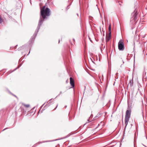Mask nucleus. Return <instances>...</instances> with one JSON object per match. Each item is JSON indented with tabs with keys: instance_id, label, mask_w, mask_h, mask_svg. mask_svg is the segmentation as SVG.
I'll use <instances>...</instances> for the list:
<instances>
[{
	"instance_id": "1",
	"label": "nucleus",
	"mask_w": 147,
	"mask_h": 147,
	"mask_svg": "<svg viewBox=\"0 0 147 147\" xmlns=\"http://www.w3.org/2000/svg\"><path fill=\"white\" fill-rule=\"evenodd\" d=\"M50 15V10L48 8H45V6H44L43 7L40 9V19L39 21L38 24L33 36L32 37L31 40L32 41H34L35 38L38 31L40 27L42 24L44 20L47 18Z\"/></svg>"
},
{
	"instance_id": "2",
	"label": "nucleus",
	"mask_w": 147,
	"mask_h": 147,
	"mask_svg": "<svg viewBox=\"0 0 147 147\" xmlns=\"http://www.w3.org/2000/svg\"><path fill=\"white\" fill-rule=\"evenodd\" d=\"M131 112V111L130 109L127 110L126 111L125 120V127H126L128 124L129 118L130 117Z\"/></svg>"
},
{
	"instance_id": "3",
	"label": "nucleus",
	"mask_w": 147,
	"mask_h": 147,
	"mask_svg": "<svg viewBox=\"0 0 147 147\" xmlns=\"http://www.w3.org/2000/svg\"><path fill=\"white\" fill-rule=\"evenodd\" d=\"M118 47L120 51H123L124 49V46L123 42L122 40H121L118 43Z\"/></svg>"
},
{
	"instance_id": "4",
	"label": "nucleus",
	"mask_w": 147,
	"mask_h": 147,
	"mask_svg": "<svg viewBox=\"0 0 147 147\" xmlns=\"http://www.w3.org/2000/svg\"><path fill=\"white\" fill-rule=\"evenodd\" d=\"M137 11L136 9L134 12L132 13L134 17V21H136L137 19Z\"/></svg>"
},
{
	"instance_id": "5",
	"label": "nucleus",
	"mask_w": 147,
	"mask_h": 147,
	"mask_svg": "<svg viewBox=\"0 0 147 147\" xmlns=\"http://www.w3.org/2000/svg\"><path fill=\"white\" fill-rule=\"evenodd\" d=\"M70 83L72 88L74 87V80L72 77L70 78Z\"/></svg>"
},
{
	"instance_id": "6",
	"label": "nucleus",
	"mask_w": 147,
	"mask_h": 147,
	"mask_svg": "<svg viewBox=\"0 0 147 147\" xmlns=\"http://www.w3.org/2000/svg\"><path fill=\"white\" fill-rule=\"evenodd\" d=\"M111 32H109V35L108 36H106V40L107 42H108L111 38Z\"/></svg>"
},
{
	"instance_id": "7",
	"label": "nucleus",
	"mask_w": 147,
	"mask_h": 147,
	"mask_svg": "<svg viewBox=\"0 0 147 147\" xmlns=\"http://www.w3.org/2000/svg\"><path fill=\"white\" fill-rule=\"evenodd\" d=\"M101 114L100 113H99L98 114L96 115V117L93 118V120H95L96 119V118H99L100 117L101 115Z\"/></svg>"
},
{
	"instance_id": "8",
	"label": "nucleus",
	"mask_w": 147,
	"mask_h": 147,
	"mask_svg": "<svg viewBox=\"0 0 147 147\" xmlns=\"http://www.w3.org/2000/svg\"><path fill=\"white\" fill-rule=\"evenodd\" d=\"M93 60H94L93 59H91V58H90L89 59H88V61H89V64L90 63H91V62H92L93 63H95L93 62Z\"/></svg>"
},
{
	"instance_id": "9",
	"label": "nucleus",
	"mask_w": 147,
	"mask_h": 147,
	"mask_svg": "<svg viewBox=\"0 0 147 147\" xmlns=\"http://www.w3.org/2000/svg\"><path fill=\"white\" fill-rule=\"evenodd\" d=\"M26 108H28L30 107V105L29 104L26 105L24 104H22Z\"/></svg>"
},
{
	"instance_id": "10",
	"label": "nucleus",
	"mask_w": 147,
	"mask_h": 147,
	"mask_svg": "<svg viewBox=\"0 0 147 147\" xmlns=\"http://www.w3.org/2000/svg\"><path fill=\"white\" fill-rule=\"evenodd\" d=\"M21 65H19L16 68L14 69L12 71V72H13V71H14L15 70H16V69H18V68H19V67H20V66H21Z\"/></svg>"
},
{
	"instance_id": "11",
	"label": "nucleus",
	"mask_w": 147,
	"mask_h": 147,
	"mask_svg": "<svg viewBox=\"0 0 147 147\" xmlns=\"http://www.w3.org/2000/svg\"><path fill=\"white\" fill-rule=\"evenodd\" d=\"M109 32H111V25L110 24L109 27Z\"/></svg>"
},
{
	"instance_id": "12",
	"label": "nucleus",
	"mask_w": 147,
	"mask_h": 147,
	"mask_svg": "<svg viewBox=\"0 0 147 147\" xmlns=\"http://www.w3.org/2000/svg\"><path fill=\"white\" fill-rule=\"evenodd\" d=\"M52 99H51L49 101H48V102H47V103L48 104H49V103H50V101H51L52 100Z\"/></svg>"
},
{
	"instance_id": "13",
	"label": "nucleus",
	"mask_w": 147,
	"mask_h": 147,
	"mask_svg": "<svg viewBox=\"0 0 147 147\" xmlns=\"http://www.w3.org/2000/svg\"><path fill=\"white\" fill-rule=\"evenodd\" d=\"M2 20L0 18V23H1L2 22Z\"/></svg>"
},
{
	"instance_id": "14",
	"label": "nucleus",
	"mask_w": 147,
	"mask_h": 147,
	"mask_svg": "<svg viewBox=\"0 0 147 147\" xmlns=\"http://www.w3.org/2000/svg\"><path fill=\"white\" fill-rule=\"evenodd\" d=\"M12 95H13L15 97H16V98H17V96H16L15 95H14V94H12Z\"/></svg>"
},
{
	"instance_id": "15",
	"label": "nucleus",
	"mask_w": 147,
	"mask_h": 147,
	"mask_svg": "<svg viewBox=\"0 0 147 147\" xmlns=\"http://www.w3.org/2000/svg\"><path fill=\"white\" fill-rule=\"evenodd\" d=\"M57 106H58V105H57V106H56V108L54 109V110H55V109H56V108H57Z\"/></svg>"
},
{
	"instance_id": "16",
	"label": "nucleus",
	"mask_w": 147,
	"mask_h": 147,
	"mask_svg": "<svg viewBox=\"0 0 147 147\" xmlns=\"http://www.w3.org/2000/svg\"><path fill=\"white\" fill-rule=\"evenodd\" d=\"M61 93H62V92L61 91L60 92L59 94V95L60 94H61Z\"/></svg>"
},
{
	"instance_id": "17",
	"label": "nucleus",
	"mask_w": 147,
	"mask_h": 147,
	"mask_svg": "<svg viewBox=\"0 0 147 147\" xmlns=\"http://www.w3.org/2000/svg\"><path fill=\"white\" fill-rule=\"evenodd\" d=\"M88 121L89 122L90 121L89 120V119H88Z\"/></svg>"
},
{
	"instance_id": "18",
	"label": "nucleus",
	"mask_w": 147,
	"mask_h": 147,
	"mask_svg": "<svg viewBox=\"0 0 147 147\" xmlns=\"http://www.w3.org/2000/svg\"><path fill=\"white\" fill-rule=\"evenodd\" d=\"M98 77H99V78L100 79V76H98Z\"/></svg>"
},
{
	"instance_id": "19",
	"label": "nucleus",
	"mask_w": 147,
	"mask_h": 147,
	"mask_svg": "<svg viewBox=\"0 0 147 147\" xmlns=\"http://www.w3.org/2000/svg\"><path fill=\"white\" fill-rule=\"evenodd\" d=\"M44 104H43L42 105V106H43L44 105Z\"/></svg>"
},
{
	"instance_id": "20",
	"label": "nucleus",
	"mask_w": 147,
	"mask_h": 147,
	"mask_svg": "<svg viewBox=\"0 0 147 147\" xmlns=\"http://www.w3.org/2000/svg\"><path fill=\"white\" fill-rule=\"evenodd\" d=\"M60 42V40H59V43Z\"/></svg>"
},
{
	"instance_id": "21",
	"label": "nucleus",
	"mask_w": 147,
	"mask_h": 147,
	"mask_svg": "<svg viewBox=\"0 0 147 147\" xmlns=\"http://www.w3.org/2000/svg\"><path fill=\"white\" fill-rule=\"evenodd\" d=\"M30 53V51H29V54Z\"/></svg>"
},
{
	"instance_id": "22",
	"label": "nucleus",
	"mask_w": 147,
	"mask_h": 147,
	"mask_svg": "<svg viewBox=\"0 0 147 147\" xmlns=\"http://www.w3.org/2000/svg\"><path fill=\"white\" fill-rule=\"evenodd\" d=\"M5 129H4L3 130H5Z\"/></svg>"
}]
</instances>
